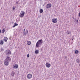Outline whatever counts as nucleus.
I'll return each mask as SVG.
<instances>
[{
	"label": "nucleus",
	"instance_id": "1",
	"mask_svg": "<svg viewBox=\"0 0 80 80\" xmlns=\"http://www.w3.org/2000/svg\"><path fill=\"white\" fill-rule=\"evenodd\" d=\"M42 43H43V40H42V39L39 40L36 43V47H41V45H42Z\"/></svg>",
	"mask_w": 80,
	"mask_h": 80
},
{
	"label": "nucleus",
	"instance_id": "2",
	"mask_svg": "<svg viewBox=\"0 0 80 80\" xmlns=\"http://www.w3.org/2000/svg\"><path fill=\"white\" fill-rule=\"evenodd\" d=\"M21 12L22 13L21 14L20 13V14L19 17L21 18H22V17H24V15H25V12L22 11Z\"/></svg>",
	"mask_w": 80,
	"mask_h": 80
},
{
	"label": "nucleus",
	"instance_id": "3",
	"mask_svg": "<svg viewBox=\"0 0 80 80\" xmlns=\"http://www.w3.org/2000/svg\"><path fill=\"white\" fill-rule=\"evenodd\" d=\"M4 63L5 65H6V66H8V64H9V62L5 60Z\"/></svg>",
	"mask_w": 80,
	"mask_h": 80
},
{
	"label": "nucleus",
	"instance_id": "4",
	"mask_svg": "<svg viewBox=\"0 0 80 80\" xmlns=\"http://www.w3.org/2000/svg\"><path fill=\"white\" fill-rule=\"evenodd\" d=\"M23 35H27L28 33V30L27 29L25 30V29H24L23 31Z\"/></svg>",
	"mask_w": 80,
	"mask_h": 80
},
{
	"label": "nucleus",
	"instance_id": "5",
	"mask_svg": "<svg viewBox=\"0 0 80 80\" xmlns=\"http://www.w3.org/2000/svg\"><path fill=\"white\" fill-rule=\"evenodd\" d=\"M27 78L28 79H30L32 78V75L31 74H29L27 75Z\"/></svg>",
	"mask_w": 80,
	"mask_h": 80
},
{
	"label": "nucleus",
	"instance_id": "6",
	"mask_svg": "<svg viewBox=\"0 0 80 80\" xmlns=\"http://www.w3.org/2000/svg\"><path fill=\"white\" fill-rule=\"evenodd\" d=\"M46 67H47V68H50V67H51V64L48 62H47L46 64Z\"/></svg>",
	"mask_w": 80,
	"mask_h": 80
},
{
	"label": "nucleus",
	"instance_id": "7",
	"mask_svg": "<svg viewBox=\"0 0 80 80\" xmlns=\"http://www.w3.org/2000/svg\"><path fill=\"white\" fill-rule=\"evenodd\" d=\"M5 60L8 61L9 62L10 61H11V58H10V57L8 56L6 58Z\"/></svg>",
	"mask_w": 80,
	"mask_h": 80
},
{
	"label": "nucleus",
	"instance_id": "8",
	"mask_svg": "<svg viewBox=\"0 0 80 80\" xmlns=\"http://www.w3.org/2000/svg\"><path fill=\"white\" fill-rule=\"evenodd\" d=\"M57 18H56V19H52V22L53 23H57Z\"/></svg>",
	"mask_w": 80,
	"mask_h": 80
},
{
	"label": "nucleus",
	"instance_id": "9",
	"mask_svg": "<svg viewBox=\"0 0 80 80\" xmlns=\"http://www.w3.org/2000/svg\"><path fill=\"white\" fill-rule=\"evenodd\" d=\"M51 7H52V4L51 3H49L47 5L46 8H49Z\"/></svg>",
	"mask_w": 80,
	"mask_h": 80
},
{
	"label": "nucleus",
	"instance_id": "10",
	"mask_svg": "<svg viewBox=\"0 0 80 80\" xmlns=\"http://www.w3.org/2000/svg\"><path fill=\"white\" fill-rule=\"evenodd\" d=\"M12 67L13 68H18V64H15L13 65Z\"/></svg>",
	"mask_w": 80,
	"mask_h": 80
},
{
	"label": "nucleus",
	"instance_id": "11",
	"mask_svg": "<svg viewBox=\"0 0 80 80\" xmlns=\"http://www.w3.org/2000/svg\"><path fill=\"white\" fill-rule=\"evenodd\" d=\"M7 53L8 55H10H10H11V54H12V52H11V51L10 50H8L7 52Z\"/></svg>",
	"mask_w": 80,
	"mask_h": 80
},
{
	"label": "nucleus",
	"instance_id": "12",
	"mask_svg": "<svg viewBox=\"0 0 80 80\" xmlns=\"http://www.w3.org/2000/svg\"><path fill=\"white\" fill-rule=\"evenodd\" d=\"M3 40H4V41L5 42H7V40H8V38L7 37H5L4 39H3Z\"/></svg>",
	"mask_w": 80,
	"mask_h": 80
},
{
	"label": "nucleus",
	"instance_id": "13",
	"mask_svg": "<svg viewBox=\"0 0 80 80\" xmlns=\"http://www.w3.org/2000/svg\"><path fill=\"white\" fill-rule=\"evenodd\" d=\"M14 25L13 26V28H14V27H16V26H17V25H18V24H17V23H16V22L14 23Z\"/></svg>",
	"mask_w": 80,
	"mask_h": 80
},
{
	"label": "nucleus",
	"instance_id": "14",
	"mask_svg": "<svg viewBox=\"0 0 80 80\" xmlns=\"http://www.w3.org/2000/svg\"><path fill=\"white\" fill-rule=\"evenodd\" d=\"M11 75L12 76V77H14V75H15V72H13V71H12V72L11 74Z\"/></svg>",
	"mask_w": 80,
	"mask_h": 80
},
{
	"label": "nucleus",
	"instance_id": "15",
	"mask_svg": "<svg viewBox=\"0 0 80 80\" xmlns=\"http://www.w3.org/2000/svg\"><path fill=\"white\" fill-rule=\"evenodd\" d=\"M0 45H3V41L1 40L0 41Z\"/></svg>",
	"mask_w": 80,
	"mask_h": 80
},
{
	"label": "nucleus",
	"instance_id": "16",
	"mask_svg": "<svg viewBox=\"0 0 80 80\" xmlns=\"http://www.w3.org/2000/svg\"><path fill=\"white\" fill-rule=\"evenodd\" d=\"M27 43H28V45H30L31 44V42L28 41V42Z\"/></svg>",
	"mask_w": 80,
	"mask_h": 80
},
{
	"label": "nucleus",
	"instance_id": "17",
	"mask_svg": "<svg viewBox=\"0 0 80 80\" xmlns=\"http://www.w3.org/2000/svg\"><path fill=\"white\" fill-rule=\"evenodd\" d=\"M35 53H36V54H38V50H36L35 52Z\"/></svg>",
	"mask_w": 80,
	"mask_h": 80
},
{
	"label": "nucleus",
	"instance_id": "18",
	"mask_svg": "<svg viewBox=\"0 0 80 80\" xmlns=\"http://www.w3.org/2000/svg\"><path fill=\"white\" fill-rule=\"evenodd\" d=\"M43 10L42 9H40V13H43Z\"/></svg>",
	"mask_w": 80,
	"mask_h": 80
},
{
	"label": "nucleus",
	"instance_id": "19",
	"mask_svg": "<svg viewBox=\"0 0 80 80\" xmlns=\"http://www.w3.org/2000/svg\"><path fill=\"white\" fill-rule=\"evenodd\" d=\"M75 53L76 54H78V51L76 50L75 51Z\"/></svg>",
	"mask_w": 80,
	"mask_h": 80
},
{
	"label": "nucleus",
	"instance_id": "20",
	"mask_svg": "<svg viewBox=\"0 0 80 80\" xmlns=\"http://www.w3.org/2000/svg\"><path fill=\"white\" fill-rule=\"evenodd\" d=\"M76 61L78 63H79L80 62V59H77Z\"/></svg>",
	"mask_w": 80,
	"mask_h": 80
},
{
	"label": "nucleus",
	"instance_id": "21",
	"mask_svg": "<svg viewBox=\"0 0 80 80\" xmlns=\"http://www.w3.org/2000/svg\"><path fill=\"white\" fill-rule=\"evenodd\" d=\"M75 23H78V20L77 19L75 20Z\"/></svg>",
	"mask_w": 80,
	"mask_h": 80
},
{
	"label": "nucleus",
	"instance_id": "22",
	"mask_svg": "<svg viewBox=\"0 0 80 80\" xmlns=\"http://www.w3.org/2000/svg\"><path fill=\"white\" fill-rule=\"evenodd\" d=\"M5 30L3 29V30H2V33H3L4 32H5Z\"/></svg>",
	"mask_w": 80,
	"mask_h": 80
},
{
	"label": "nucleus",
	"instance_id": "23",
	"mask_svg": "<svg viewBox=\"0 0 80 80\" xmlns=\"http://www.w3.org/2000/svg\"><path fill=\"white\" fill-rule=\"evenodd\" d=\"M1 51H3V50H4V49L3 48H1Z\"/></svg>",
	"mask_w": 80,
	"mask_h": 80
},
{
	"label": "nucleus",
	"instance_id": "24",
	"mask_svg": "<svg viewBox=\"0 0 80 80\" xmlns=\"http://www.w3.org/2000/svg\"><path fill=\"white\" fill-rule=\"evenodd\" d=\"M27 57L28 58H29V57H30V55H29V54H28L27 55Z\"/></svg>",
	"mask_w": 80,
	"mask_h": 80
},
{
	"label": "nucleus",
	"instance_id": "25",
	"mask_svg": "<svg viewBox=\"0 0 80 80\" xmlns=\"http://www.w3.org/2000/svg\"><path fill=\"white\" fill-rule=\"evenodd\" d=\"M70 33H71V32L70 31L69 32H68V33H67V34L68 35H69V34H70Z\"/></svg>",
	"mask_w": 80,
	"mask_h": 80
},
{
	"label": "nucleus",
	"instance_id": "26",
	"mask_svg": "<svg viewBox=\"0 0 80 80\" xmlns=\"http://www.w3.org/2000/svg\"><path fill=\"white\" fill-rule=\"evenodd\" d=\"M15 9V7H13L12 8V10L13 11Z\"/></svg>",
	"mask_w": 80,
	"mask_h": 80
},
{
	"label": "nucleus",
	"instance_id": "27",
	"mask_svg": "<svg viewBox=\"0 0 80 80\" xmlns=\"http://www.w3.org/2000/svg\"><path fill=\"white\" fill-rule=\"evenodd\" d=\"M65 59H66V60H67V56H65Z\"/></svg>",
	"mask_w": 80,
	"mask_h": 80
},
{
	"label": "nucleus",
	"instance_id": "28",
	"mask_svg": "<svg viewBox=\"0 0 80 80\" xmlns=\"http://www.w3.org/2000/svg\"><path fill=\"white\" fill-rule=\"evenodd\" d=\"M78 16L80 17V12L79 13Z\"/></svg>",
	"mask_w": 80,
	"mask_h": 80
},
{
	"label": "nucleus",
	"instance_id": "29",
	"mask_svg": "<svg viewBox=\"0 0 80 80\" xmlns=\"http://www.w3.org/2000/svg\"><path fill=\"white\" fill-rule=\"evenodd\" d=\"M73 39H74L73 36H72V40H73Z\"/></svg>",
	"mask_w": 80,
	"mask_h": 80
},
{
	"label": "nucleus",
	"instance_id": "30",
	"mask_svg": "<svg viewBox=\"0 0 80 80\" xmlns=\"http://www.w3.org/2000/svg\"><path fill=\"white\" fill-rule=\"evenodd\" d=\"M16 3L17 4H18V2H17Z\"/></svg>",
	"mask_w": 80,
	"mask_h": 80
},
{
	"label": "nucleus",
	"instance_id": "31",
	"mask_svg": "<svg viewBox=\"0 0 80 80\" xmlns=\"http://www.w3.org/2000/svg\"><path fill=\"white\" fill-rule=\"evenodd\" d=\"M1 29H0V33H1Z\"/></svg>",
	"mask_w": 80,
	"mask_h": 80
},
{
	"label": "nucleus",
	"instance_id": "32",
	"mask_svg": "<svg viewBox=\"0 0 80 80\" xmlns=\"http://www.w3.org/2000/svg\"><path fill=\"white\" fill-rule=\"evenodd\" d=\"M18 73H19V72H18Z\"/></svg>",
	"mask_w": 80,
	"mask_h": 80
},
{
	"label": "nucleus",
	"instance_id": "33",
	"mask_svg": "<svg viewBox=\"0 0 80 80\" xmlns=\"http://www.w3.org/2000/svg\"><path fill=\"white\" fill-rule=\"evenodd\" d=\"M75 80H76V79H75Z\"/></svg>",
	"mask_w": 80,
	"mask_h": 80
}]
</instances>
